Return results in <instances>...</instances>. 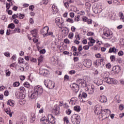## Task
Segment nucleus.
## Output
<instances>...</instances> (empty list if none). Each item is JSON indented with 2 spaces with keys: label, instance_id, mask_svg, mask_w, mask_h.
<instances>
[{
  "label": "nucleus",
  "instance_id": "obj_25",
  "mask_svg": "<svg viewBox=\"0 0 124 124\" xmlns=\"http://www.w3.org/2000/svg\"><path fill=\"white\" fill-rule=\"evenodd\" d=\"M63 107V101H60L59 102V105H55V109H61V108H62Z\"/></svg>",
  "mask_w": 124,
  "mask_h": 124
},
{
  "label": "nucleus",
  "instance_id": "obj_40",
  "mask_svg": "<svg viewBox=\"0 0 124 124\" xmlns=\"http://www.w3.org/2000/svg\"><path fill=\"white\" fill-rule=\"evenodd\" d=\"M82 66H83V65H82V64L81 63H78L76 65V67L78 68V69H79L80 70H81V69H82Z\"/></svg>",
  "mask_w": 124,
  "mask_h": 124
},
{
  "label": "nucleus",
  "instance_id": "obj_42",
  "mask_svg": "<svg viewBox=\"0 0 124 124\" xmlns=\"http://www.w3.org/2000/svg\"><path fill=\"white\" fill-rule=\"evenodd\" d=\"M66 21H67L68 23H70V24H73V23H74V20L70 18H68L67 19H66Z\"/></svg>",
  "mask_w": 124,
  "mask_h": 124
},
{
  "label": "nucleus",
  "instance_id": "obj_24",
  "mask_svg": "<svg viewBox=\"0 0 124 124\" xmlns=\"http://www.w3.org/2000/svg\"><path fill=\"white\" fill-rule=\"evenodd\" d=\"M100 102L103 103L104 102H107V97L104 95L101 96L99 98Z\"/></svg>",
  "mask_w": 124,
  "mask_h": 124
},
{
  "label": "nucleus",
  "instance_id": "obj_22",
  "mask_svg": "<svg viewBox=\"0 0 124 124\" xmlns=\"http://www.w3.org/2000/svg\"><path fill=\"white\" fill-rule=\"evenodd\" d=\"M31 32L32 36H33V37H35V38L38 37V31H37V29H34L32 30L31 31Z\"/></svg>",
  "mask_w": 124,
  "mask_h": 124
},
{
  "label": "nucleus",
  "instance_id": "obj_21",
  "mask_svg": "<svg viewBox=\"0 0 124 124\" xmlns=\"http://www.w3.org/2000/svg\"><path fill=\"white\" fill-rule=\"evenodd\" d=\"M52 11L53 14H57L58 12L59 11V9H58V7L56 6V5L53 4L52 6Z\"/></svg>",
  "mask_w": 124,
  "mask_h": 124
},
{
  "label": "nucleus",
  "instance_id": "obj_5",
  "mask_svg": "<svg viewBox=\"0 0 124 124\" xmlns=\"http://www.w3.org/2000/svg\"><path fill=\"white\" fill-rule=\"evenodd\" d=\"M104 81L109 85H117L118 84V80L111 78L106 77L104 78Z\"/></svg>",
  "mask_w": 124,
  "mask_h": 124
},
{
  "label": "nucleus",
  "instance_id": "obj_19",
  "mask_svg": "<svg viewBox=\"0 0 124 124\" xmlns=\"http://www.w3.org/2000/svg\"><path fill=\"white\" fill-rule=\"evenodd\" d=\"M48 31H49V27L48 26H45L42 30V33L44 36H46Z\"/></svg>",
  "mask_w": 124,
  "mask_h": 124
},
{
  "label": "nucleus",
  "instance_id": "obj_13",
  "mask_svg": "<svg viewBox=\"0 0 124 124\" xmlns=\"http://www.w3.org/2000/svg\"><path fill=\"white\" fill-rule=\"evenodd\" d=\"M15 95L18 99H24L26 97V95L24 93L18 92L15 93Z\"/></svg>",
  "mask_w": 124,
  "mask_h": 124
},
{
  "label": "nucleus",
  "instance_id": "obj_33",
  "mask_svg": "<svg viewBox=\"0 0 124 124\" xmlns=\"http://www.w3.org/2000/svg\"><path fill=\"white\" fill-rule=\"evenodd\" d=\"M27 116H25V115H23L22 116L21 118H20V123H25V122H27Z\"/></svg>",
  "mask_w": 124,
  "mask_h": 124
},
{
  "label": "nucleus",
  "instance_id": "obj_61",
  "mask_svg": "<svg viewBox=\"0 0 124 124\" xmlns=\"http://www.w3.org/2000/svg\"><path fill=\"white\" fill-rule=\"evenodd\" d=\"M30 61H31L32 62H37V60H36V59L33 58H31L30 59Z\"/></svg>",
  "mask_w": 124,
  "mask_h": 124
},
{
  "label": "nucleus",
  "instance_id": "obj_43",
  "mask_svg": "<svg viewBox=\"0 0 124 124\" xmlns=\"http://www.w3.org/2000/svg\"><path fill=\"white\" fill-rule=\"evenodd\" d=\"M81 16H77L75 17V22H79Z\"/></svg>",
  "mask_w": 124,
  "mask_h": 124
},
{
  "label": "nucleus",
  "instance_id": "obj_3",
  "mask_svg": "<svg viewBox=\"0 0 124 124\" xmlns=\"http://www.w3.org/2000/svg\"><path fill=\"white\" fill-rule=\"evenodd\" d=\"M106 111L107 109H95L94 112L96 115H99V118H103V120L107 119V115H106Z\"/></svg>",
  "mask_w": 124,
  "mask_h": 124
},
{
  "label": "nucleus",
  "instance_id": "obj_11",
  "mask_svg": "<svg viewBox=\"0 0 124 124\" xmlns=\"http://www.w3.org/2000/svg\"><path fill=\"white\" fill-rule=\"evenodd\" d=\"M28 96L30 100H33V99H35L38 96V95L35 93L34 91L32 90L29 93Z\"/></svg>",
  "mask_w": 124,
  "mask_h": 124
},
{
  "label": "nucleus",
  "instance_id": "obj_2",
  "mask_svg": "<svg viewBox=\"0 0 124 124\" xmlns=\"http://www.w3.org/2000/svg\"><path fill=\"white\" fill-rule=\"evenodd\" d=\"M103 33L102 37L105 39H111L113 37V32L108 28H106L103 31Z\"/></svg>",
  "mask_w": 124,
  "mask_h": 124
},
{
  "label": "nucleus",
  "instance_id": "obj_9",
  "mask_svg": "<svg viewBox=\"0 0 124 124\" xmlns=\"http://www.w3.org/2000/svg\"><path fill=\"white\" fill-rule=\"evenodd\" d=\"M64 22V21H63V19H62V18L61 17H57L55 19V23H56L58 27L60 28V29H62V28L64 27V25L63 24Z\"/></svg>",
  "mask_w": 124,
  "mask_h": 124
},
{
  "label": "nucleus",
  "instance_id": "obj_50",
  "mask_svg": "<svg viewBox=\"0 0 124 124\" xmlns=\"http://www.w3.org/2000/svg\"><path fill=\"white\" fill-rule=\"evenodd\" d=\"M110 59L111 62H115V61H116V57H115L114 55L110 56Z\"/></svg>",
  "mask_w": 124,
  "mask_h": 124
},
{
  "label": "nucleus",
  "instance_id": "obj_54",
  "mask_svg": "<svg viewBox=\"0 0 124 124\" xmlns=\"http://www.w3.org/2000/svg\"><path fill=\"white\" fill-rule=\"evenodd\" d=\"M75 73H76V71L74 70H72L69 72V74L71 75H73V74H75Z\"/></svg>",
  "mask_w": 124,
  "mask_h": 124
},
{
  "label": "nucleus",
  "instance_id": "obj_53",
  "mask_svg": "<svg viewBox=\"0 0 124 124\" xmlns=\"http://www.w3.org/2000/svg\"><path fill=\"white\" fill-rule=\"evenodd\" d=\"M24 87H26V88H30V83H29V82H25L24 84H23Z\"/></svg>",
  "mask_w": 124,
  "mask_h": 124
},
{
  "label": "nucleus",
  "instance_id": "obj_14",
  "mask_svg": "<svg viewBox=\"0 0 124 124\" xmlns=\"http://www.w3.org/2000/svg\"><path fill=\"white\" fill-rule=\"evenodd\" d=\"M93 82L94 84L97 85V86H100V85H102L103 84V80L100 79L98 78H94Z\"/></svg>",
  "mask_w": 124,
  "mask_h": 124
},
{
  "label": "nucleus",
  "instance_id": "obj_20",
  "mask_svg": "<svg viewBox=\"0 0 124 124\" xmlns=\"http://www.w3.org/2000/svg\"><path fill=\"white\" fill-rule=\"evenodd\" d=\"M77 101H78V98L77 97H73L70 99L69 103L71 105H75V103Z\"/></svg>",
  "mask_w": 124,
  "mask_h": 124
},
{
  "label": "nucleus",
  "instance_id": "obj_38",
  "mask_svg": "<svg viewBox=\"0 0 124 124\" xmlns=\"http://www.w3.org/2000/svg\"><path fill=\"white\" fill-rule=\"evenodd\" d=\"M24 62H25V60H24V58H23L20 57L18 59V62L19 64L24 63Z\"/></svg>",
  "mask_w": 124,
  "mask_h": 124
},
{
  "label": "nucleus",
  "instance_id": "obj_58",
  "mask_svg": "<svg viewBox=\"0 0 124 124\" xmlns=\"http://www.w3.org/2000/svg\"><path fill=\"white\" fill-rule=\"evenodd\" d=\"M14 31L15 32L20 33L21 29H20V28H15Z\"/></svg>",
  "mask_w": 124,
  "mask_h": 124
},
{
  "label": "nucleus",
  "instance_id": "obj_17",
  "mask_svg": "<svg viewBox=\"0 0 124 124\" xmlns=\"http://www.w3.org/2000/svg\"><path fill=\"white\" fill-rule=\"evenodd\" d=\"M83 64H84L86 67L88 68H90L91 66H92V61L91 60H86L84 62Z\"/></svg>",
  "mask_w": 124,
  "mask_h": 124
},
{
  "label": "nucleus",
  "instance_id": "obj_45",
  "mask_svg": "<svg viewBox=\"0 0 124 124\" xmlns=\"http://www.w3.org/2000/svg\"><path fill=\"white\" fill-rule=\"evenodd\" d=\"M5 73L6 77L10 76V74H11V72H10V71H9V70H6Z\"/></svg>",
  "mask_w": 124,
  "mask_h": 124
},
{
  "label": "nucleus",
  "instance_id": "obj_46",
  "mask_svg": "<svg viewBox=\"0 0 124 124\" xmlns=\"http://www.w3.org/2000/svg\"><path fill=\"white\" fill-rule=\"evenodd\" d=\"M75 38H76V40H80V39H81V38H80V36H79V34H78V33H76V35L75 36Z\"/></svg>",
  "mask_w": 124,
  "mask_h": 124
},
{
  "label": "nucleus",
  "instance_id": "obj_32",
  "mask_svg": "<svg viewBox=\"0 0 124 124\" xmlns=\"http://www.w3.org/2000/svg\"><path fill=\"white\" fill-rule=\"evenodd\" d=\"M5 111L8 115H9L10 117H12V114H13V111H11V110L10 109H6Z\"/></svg>",
  "mask_w": 124,
  "mask_h": 124
},
{
  "label": "nucleus",
  "instance_id": "obj_15",
  "mask_svg": "<svg viewBox=\"0 0 124 124\" xmlns=\"http://www.w3.org/2000/svg\"><path fill=\"white\" fill-rule=\"evenodd\" d=\"M71 88L75 93H78L79 92V85L76 83H73Z\"/></svg>",
  "mask_w": 124,
  "mask_h": 124
},
{
  "label": "nucleus",
  "instance_id": "obj_12",
  "mask_svg": "<svg viewBox=\"0 0 124 124\" xmlns=\"http://www.w3.org/2000/svg\"><path fill=\"white\" fill-rule=\"evenodd\" d=\"M88 94L85 92H83L82 94H79L78 95V99L80 102H85V100L83 98H87Z\"/></svg>",
  "mask_w": 124,
  "mask_h": 124
},
{
  "label": "nucleus",
  "instance_id": "obj_28",
  "mask_svg": "<svg viewBox=\"0 0 124 124\" xmlns=\"http://www.w3.org/2000/svg\"><path fill=\"white\" fill-rule=\"evenodd\" d=\"M7 105L13 107L15 105V101L12 100H9L7 102Z\"/></svg>",
  "mask_w": 124,
  "mask_h": 124
},
{
  "label": "nucleus",
  "instance_id": "obj_55",
  "mask_svg": "<svg viewBox=\"0 0 124 124\" xmlns=\"http://www.w3.org/2000/svg\"><path fill=\"white\" fill-rule=\"evenodd\" d=\"M95 109H102V106L100 105H97L95 106Z\"/></svg>",
  "mask_w": 124,
  "mask_h": 124
},
{
  "label": "nucleus",
  "instance_id": "obj_7",
  "mask_svg": "<svg viewBox=\"0 0 124 124\" xmlns=\"http://www.w3.org/2000/svg\"><path fill=\"white\" fill-rule=\"evenodd\" d=\"M44 83L47 89H54L55 87V83L50 79L45 80Z\"/></svg>",
  "mask_w": 124,
  "mask_h": 124
},
{
  "label": "nucleus",
  "instance_id": "obj_57",
  "mask_svg": "<svg viewBox=\"0 0 124 124\" xmlns=\"http://www.w3.org/2000/svg\"><path fill=\"white\" fill-rule=\"evenodd\" d=\"M118 56H120V57H122V56H123L124 55V51L122 50H120L118 53Z\"/></svg>",
  "mask_w": 124,
  "mask_h": 124
},
{
  "label": "nucleus",
  "instance_id": "obj_18",
  "mask_svg": "<svg viewBox=\"0 0 124 124\" xmlns=\"http://www.w3.org/2000/svg\"><path fill=\"white\" fill-rule=\"evenodd\" d=\"M51 48L53 50H56V48H60L59 43L56 42H53L51 44Z\"/></svg>",
  "mask_w": 124,
  "mask_h": 124
},
{
  "label": "nucleus",
  "instance_id": "obj_37",
  "mask_svg": "<svg viewBox=\"0 0 124 124\" xmlns=\"http://www.w3.org/2000/svg\"><path fill=\"white\" fill-rule=\"evenodd\" d=\"M49 35H50L53 38H55V35H54L53 32H47L45 36H48Z\"/></svg>",
  "mask_w": 124,
  "mask_h": 124
},
{
  "label": "nucleus",
  "instance_id": "obj_10",
  "mask_svg": "<svg viewBox=\"0 0 124 124\" xmlns=\"http://www.w3.org/2000/svg\"><path fill=\"white\" fill-rule=\"evenodd\" d=\"M95 87L93 85H88L86 89H85L86 92H88V94H93V93H94Z\"/></svg>",
  "mask_w": 124,
  "mask_h": 124
},
{
  "label": "nucleus",
  "instance_id": "obj_56",
  "mask_svg": "<svg viewBox=\"0 0 124 124\" xmlns=\"http://www.w3.org/2000/svg\"><path fill=\"white\" fill-rule=\"evenodd\" d=\"M63 41L66 44H69L70 43V41L68 39H64Z\"/></svg>",
  "mask_w": 124,
  "mask_h": 124
},
{
  "label": "nucleus",
  "instance_id": "obj_4",
  "mask_svg": "<svg viewBox=\"0 0 124 124\" xmlns=\"http://www.w3.org/2000/svg\"><path fill=\"white\" fill-rule=\"evenodd\" d=\"M71 122L73 124H80L81 123V118L80 115L77 114H74L71 117Z\"/></svg>",
  "mask_w": 124,
  "mask_h": 124
},
{
  "label": "nucleus",
  "instance_id": "obj_8",
  "mask_svg": "<svg viewBox=\"0 0 124 124\" xmlns=\"http://www.w3.org/2000/svg\"><path fill=\"white\" fill-rule=\"evenodd\" d=\"M77 83L80 87H81L82 88H87L89 86L88 85V82L82 78H78L77 80Z\"/></svg>",
  "mask_w": 124,
  "mask_h": 124
},
{
  "label": "nucleus",
  "instance_id": "obj_60",
  "mask_svg": "<svg viewBox=\"0 0 124 124\" xmlns=\"http://www.w3.org/2000/svg\"><path fill=\"white\" fill-rule=\"evenodd\" d=\"M83 46H82V45H79L78 46V51H79V52H81V51H83Z\"/></svg>",
  "mask_w": 124,
  "mask_h": 124
},
{
  "label": "nucleus",
  "instance_id": "obj_36",
  "mask_svg": "<svg viewBox=\"0 0 124 124\" xmlns=\"http://www.w3.org/2000/svg\"><path fill=\"white\" fill-rule=\"evenodd\" d=\"M8 28L14 30V29H15V25L14 23H11L8 25Z\"/></svg>",
  "mask_w": 124,
  "mask_h": 124
},
{
  "label": "nucleus",
  "instance_id": "obj_47",
  "mask_svg": "<svg viewBox=\"0 0 124 124\" xmlns=\"http://www.w3.org/2000/svg\"><path fill=\"white\" fill-rule=\"evenodd\" d=\"M74 36V34L72 32H70L68 35V37L70 39H73V37Z\"/></svg>",
  "mask_w": 124,
  "mask_h": 124
},
{
  "label": "nucleus",
  "instance_id": "obj_26",
  "mask_svg": "<svg viewBox=\"0 0 124 124\" xmlns=\"http://www.w3.org/2000/svg\"><path fill=\"white\" fill-rule=\"evenodd\" d=\"M30 122L32 123L35 121V114L31 113L30 117Z\"/></svg>",
  "mask_w": 124,
  "mask_h": 124
},
{
  "label": "nucleus",
  "instance_id": "obj_1",
  "mask_svg": "<svg viewBox=\"0 0 124 124\" xmlns=\"http://www.w3.org/2000/svg\"><path fill=\"white\" fill-rule=\"evenodd\" d=\"M39 114H42L45 116L41 120L43 124H55L56 123V118L50 114L49 110L41 109L39 110Z\"/></svg>",
  "mask_w": 124,
  "mask_h": 124
},
{
  "label": "nucleus",
  "instance_id": "obj_52",
  "mask_svg": "<svg viewBox=\"0 0 124 124\" xmlns=\"http://www.w3.org/2000/svg\"><path fill=\"white\" fill-rule=\"evenodd\" d=\"M62 108H64L65 109H67L69 108V106L67 103H65L63 105V107Z\"/></svg>",
  "mask_w": 124,
  "mask_h": 124
},
{
  "label": "nucleus",
  "instance_id": "obj_64",
  "mask_svg": "<svg viewBox=\"0 0 124 124\" xmlns=\"http://www.w3.org/2000/svg\"><path fill=\"white\" fill-rule=\"evenodd\" d=\"M106 68H108V69L111 68V63H108L106 65Z\"/></svg>",
  "mask_w": 124,
  "mask_h": 124
},
{
  "label": "nucleus",
  "instance_id": "obj_48",
  "mask_svg": "<svg viewBox=\"0 0 124 124\" xmlns=\"http://www.w3.org/2000/svg\"><path fill=\"white\" fill-rule=\"evenodd\" d=\"M19 86H20V82H19L18 81L14 82L13 83V86L14 87H19Z\"/></svg>",
  "mask_w": 124,
  "mask_h": 124
},
{
  "label": "nucleus",
  "instance_id": "obj_23",
  "mask_svg": "<svg viewBox=\"0 0 124 124\" xmlns=\"http://www.w3.org/2000/svg\"><path fill=\"white\" fill-rule=\"evenodd\" d=\"M118 51H119V50L116 49L115 47H110L109 49L108 53H114V54H117V53H118Z\"/></svg>",
  "mask_w": 124,
  "mask_h": 124
},
{
  "label": "nucleus",
  "instance_id": "obj_41",
  "mask_svg": "<svg viewBox=\"0 0 124 124\" xmlns=\"http://www.w3.org/2000/svg\"><path fill=\"white\" fill-rule=\"evenodd\" d=\"M113 70L115 72H118V71H120V66H115L113 68Z\"/></svg>",
  "mask_w": 124,
  "mask_h": 124
},
{
  "label": "nucleus",
  "instance_id": "obj_59",
  "mask_svg": "<svg viewBox=\"0 0 124 124\" xmlns=\"http://www.w3.org/2000/svg\"><path fill=\"white\" fill-rule=\"evenodd\" d=\"M89 18H88L86 16H83L82 17V21L83 22H87Z\"/></svg>",
  "mask_w": 124,
  "mask_h": 124
},
{
  "label": "nucleus",
  "instance_id": "obj_44",
  "mask_svg": "<svg viewBox=\"0 0 124 124\" xmlns=\"http://www.w3.org/2000/svg\"><path fill=\"white\" fill-rule=\"evenodd\" d=\"M45 71V69L41 68L39 69V73L41 75H44V72Z\"/></svg>",
  "mask_w": 124,
  "mask_h": 124
},
{
  "label": "nucleus",
  "instance_id": "obj_62",
  "mask_svg": "<svg viewBox=\"0 0 124 124\" xmlns=\"http://www.w3.org/2000/svg\"><path fill=\"white\" fill-rule=\"evenodd\" d=\"M84 50H89V49H90V46H88V45H86V46H84L83 47Z\"/></svg>",
  "mask_w": 124,
  "mask_h": 124
},
{
  "label": "nucleus",
  "instance_id": "obj_27",
  "mask_svg": "<svg viewBox=\"0 0 124 124\" xmlns=\"http://www.w3.org/2000/svg\"><path fill=\"white\" fill-rule=\"evenodd\" d=\"M52 111L53 114H54V115H55L56 116L60 115V114L61 113V111H60V109H53Z\"/></svg>",
  "mask_w": 124,
  "mask_h": 124
},
{
  "label": "nucleus",
  "instance_id": "obj_49",
  "mask_svg": "<svg viewBox=\"0 0 124 124\" xmlns=\"http://www.w3.org/2000/svg\"><path fill=\"white\" fill-rule=\"evenodd\" d=\"M119 17H120L121 19H122V20L124 19V16L123 13L120 12L119 14Z\"/></svg>",
  "mask_w": 124,
  "mask_h": 124
},
{
  "label": "nucleus",
  "instance_id": "obj_63",
  "mask_svg": "<svg viewBox=\"0 0 124 124\" xmlns=\"http://www.w3.org/2000/svg\"><path fill=\"white\" fill-rule=\"evenodd\" d=\"M64 6L66 7V8H68L69 7V2H66L64 3Z\"/></svg>",
  "mask_w": 124,
  "mask_h": 124
},
{
  "label": "nucleus",
  "instance_id": "obj_31",
  "mask_svg": "<svg viewBox=\"0 0 124 124\" xmlns=\"http://www.w3.org/2000/svg\"><path fill=\"white\" fill-rule=\"evenodd\" d=\"M97 11H96V13H100L102 12V8H101V5L98 4L97 5Z\"/></svg>",
  "mask_w": 124,
  "mask_h": 124
},
{
  "label": "nucleus",
  "instance_id": "obj_51",
  "mask_svg": "<svg viewBox=\"0 0 124 124\" xmlns=\"http://www.w3.org/2000/svg\"><path fill=\"white\" fill-rule=\"evenodd\" d=\"M72 112V111L71 110L68 109L66 110L65 113L67 115H68L69 116V115L71 114Z\"/></svg>",
  "mask_w": 124,
  "mask_h": 124
},
{
  "label": "nucleus",
  "instance_id": "obj_39",
  "mask_svg": "<svg viewBox=\"0 0 124 124\" xmlns=\"http://www.w3.org/2000/svg\"><path fill=\"white\" fill-rule=\"evenodd\" d=\"M12 5H13V3H12V2H11L10 3H7L6 8L7 9H9V8H10V7L12 6Z\"/></svg>",
  "mask_w": 124,
  "mask_h": 124
},
{
  "label": "nucleus",
  "instance_id": "obj_34",
  "mask_svg": "<svg viewBox=\"0 0 124 124\" xmlns=\"http://www.w3.org/2000/svg\"><path fill=\"white\" fill-rule=\"evenodd\" d=\"M19 92L21 93H26V92H27V90L25 88V87L21 86L19 88Z\"/></svg>",
  "mask_w": 124,
  "mask_h": 124
},
{
  "label": "nucleus",
  "instance_id": "obj_6",
  "mask_svg": "<svg viewBox=\"0 0 124 124\" xmlns=\"http://www.w3.org/2000/svg\"><path fill=\"white\" fill-rule=\"evenodd\" d=\"M33 91L38 95V96L42 95V93H43V88L40 85L34 87Z\"/></svg>",
  "mask_w": 124,
  "mask_h": 124
},
{
  "label": "nucleus",
  "instance_id": "obj_29",
  "mask_svg": "<svg viewBox=\"0 0 124 124\" xmlns=\"http://www.w3.org/2000/svg\"><path fill=\"white\" fill-rule=\"evenodd\" d=\"M44 58V56L41 55L38 58V64L39 65L40 63L43 62V58Z\"/></svg>",
  "mask_w": 124,
  "mask_h": 124
},
{
  "label": "nucleus",
  "instance_id": "obj_30",
  "mask_svg": "<svg viewBox=\"0 0 124 124\" xmlns=\"http://www.w3.org/2000/svg\"><path fill=\"white\" fill-rule=\"evenodd\" d=\"M120 98V95H116L114 98V101H115V102H116L117 103H120V102H121V100Z\"/></svg>",
  "mask_w": 124,
  "mask_h": 124
},
{
  "label": "nucleus",
  "instance_id": "obj_16",
  "mask_svg": "<svg viewBox=\"0 0 124 124\" xmlns=\"http://www.w3.org/2000/svg\"><path fill=\"white\" fill-rule=\"evenodd\" d=\"M50 62L53 65H57L58 64V59L56 57H53L50 59Z\"/></svg>",
  "mask_w": 124,
  "mask_h": 124
},
{
  "label": "nucleus",
  "instance_id": "obj_35",
  "mask_svg": "<svg viewBox=\"0 0 124 124\" xmlns=\"http://www.w3.org/2000/svg\"><path fill=\"white\" fill-rule=\"evenodd\" d=\"M64 124H69V120H68V117L67 116H65L63 118Z\"/></svg>",
  "mask_w": 124,
  "mask_h": 124
}]
</instances>
